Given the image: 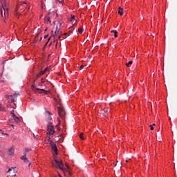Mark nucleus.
<instances>
[{
  "label": "nucleus",
  "instance_id": "nucleus-1",
  "mask_svg": "<svg viewBox=\"0 0 177 177\" xmlns=\"http://www.w3.org/2000/svg\"><path fill=\"white\" fill-rule=\"evenodd\" d=\"M55 164L53 163V167H56L57 168H59L62 171L64 172V174L68 173L69 175H71V173L68 170V165H66V167L67 169H64L63 167H64V164H63V160H55Z\"/></svg>",
  "mask_w": 177,
  "mask_h": 177
},
{
  "label": "nucleus",
  "instance_id": "nucleus-2",
  "mask_svg": "<svg viewBox=\"0 0 177 177\" xmlns=\"http://www.w3.org/2000/svg\"><path fill=\"white\" fill-rule=\"evenodd\" d=\"M27 6H28V4L26 1L19 2L15 8L16 12V16L17 17H19L20 16V12H24L26 9H27Z\"/></svg>",
  "mask_w": 177,
  "mask_h": 177
},
{
  "label": "nucleus",
  "instance_id": "nucleus-3",
  "mask_svg": "<svg viewBox=\"0 0 177 177\" xmlns=\"http://www.w3.org/2000/svg\"><path fill=\"white\" fill-rule=\"evenodd\" d=\"M1 15L3 19H6V17L9 16V8H8V6L2 7L1 9Z\"/></svg>",
  "mask_w": 177,
  "mask_h": 177
},
{
  "label": "nucleus",
  "instance_id": "nucleus-4",
  "mask_svg": "<svg viewBox=\"0 0 177 177\" xmlns=\"http://www.w3.org/2000/svg\"><path fill=\"white\" fill-rule=\"evenodd\" d=\"M31 89L32 91H33V92H35V93H44L45 95H48V92L45 91V89L38 88L35 87V85L31 86Z\"/></svg>",
  "mask_w": 177,
  "mask_h": 177
},
{
  "label": "nucleus",
  "instance_id": "nucleus-5",
  "mask_svg": "<svg viewBox=\"0 0 177 177\" xmlns=\"http://www.w3.org/2000/svg\"><path fill=\"white\" fill-rule=\"evenodd\" d=\"M58 114L62 120H64L66 118V111L64 110V108L58 106Z\"/></svg>",
  "mask_w": 177,
  "mask_h": 177
},
{
  "label": "nucleus",
  "instance_id": "nucleus-6",
  "mask_svg": "<svg viewBox=\"0 0 177 177\" xmlns=\"http://www.w3.org/2000/svg\"><path fill=\"white\" fill-rule=\"evenodd\" d=\"M54 127L52 124V122H48L47 125V134L49 133V135H55V129H53Z\"/></svg>",
  "mask_w": 177,
  "mask_h": 177
},
{
  "label": "nucleus",
  "instance_id": "nucleus-7",
  "mask_svg": "<svg viewBox=\"0 0 177 177\" xmlns=\"http://www.w3.org/2000/svg\"><path fill=\"white\" fill-rule=\"evenodd\" d=\"M48 142H50V145L51 146V148L53 150V151L55 153V154H57V147L53 140H50V137H48Z\"/></svg>",
  "mask_w": 177,
  "mask_h": 177
},
{
  "label": "nucleus",
  "instance_id": "nucleus-8",
  "mask_svg": "<svg viewBox=\"0 0 177 177\" xmlns=\"http://www.w3.org/2000/svg\"><path fill=\"white\" fill-rule=\"evenodd\" d=\"M20 158L22 161H24L25 164H27L28 167L31 165V162H30V160H28V158H27V153H24V155L22 156Z\"/></svg>",
  "mask_w": 177,
  "mask_h": 177
},
{
  "label": "nucleus",
  "instance_id": "nucleus-9",
  "mask_svg": "<svg viewBox=\"0 0 177 177\" xmlns=\"http://www.w3.org/2000/svg\"><path fill=\"white\" fill-rule=\"evenodd\" d=\"M62 26V23L59 22L58 26H56V30L55 31V34L52 35L51 37H53L55 38V37H56V35H57V34H59V31H60V29L59 28V27Z\"/></svg>",
  "mask_w": 177,
  "mask_h": 177
},
{
  "label": "nucleus",
  "instance_id": "nucleus-10",
  "mask_svg": "<svg viewBox=\"0 0 177 177\" xmlns=\"http://www.w3.org/2000/svg\"><path fill=\"white\" fill-rule=\"evenodd\" d=\"M12 120H14L15 122H16V124H18L19 125L21 124V120H20V118L17 117L16 115L15 116H12Z\"/></svg>",
  "mask_w": 177,
  "mask_h": 177
},
{
  "label": "nucleus",
  "instance_id": "nucleus-11",
  "mask_svg": "<svg viewBox=\"0 0 177 177\" xmlns=\"http://www.w3.org/2000/svg\"><path fill=\"white\" fill-rule=\"evenodd\" d=\"M0 3L1 4L2 8H5V7L8 6L7 0H0Z\"/></svg>",
  "mask_w": 177,
  "mask_h": 177
},
{
  "label": "nucleus",
  "instance_id": "nucleus-12",
  "mask_svg": "<svg viewBox=\"0 0 177 177\" xmlns=\"http://www.w3.org/2000/svg\"><path fill=\"white\" fill-rule=\"evenodd\" d=\"M44 23H46V24H49L51 23L50 17L48 15L45 17V18H44Z\"/></svg>",
  "mask_w": 177,
  "mask_h": 177
},
{
  "label": "nucleus",
  "instance_id": "nucleus-13",
  "mask_svg": "<svg viewBox=\"0 0 177 177\" xmlns=\"http://www.w3.org/2000/svg\"><path fill=\"white\" fill-rule=\"evenodd\" d=\"M109 111H110L109 109H104V110H100V114H101V115H106V113H109Z\"/></svg>",
  "mask_w": 177,
  "mask_h": 177
},
{
  "label": "nucleus",
  "instance_id": "nucleus-14",
  "mask_svg": "<svg viewBox=\"0 0 177 177\" xmlns=\"http://www.w3.org/2000/svg\"><path fill=\"white\" fill-rule=\"evenodd\" d=\"M69 21H72V23H74V24H75V23H77V20H75V16L72 15L69 19Z\"/></svg>",
  "mask_w": 177,
  "mask_h": 177
},
{
  "label": "nucleus",
  "instance_id": "nucleus-15",
  "mask_svg": "<svg viewBox=\"0 0 177 177\" xmlns=\"http://www.w3.org/2000/svg\"><path fill=\"white\" fill-rule=\"evenodd\" d=\"M118 15H120V16H122V15H124V9L121 8V7L118 8Z\"/></svg>",
  "mask_w": 177,
  "mask_h": 177
},
{
  "label": "nucleus",
  "instance_id": "nucleus-16",
  "mask_svg": "<svg viewBox=\"0 0 177 177\" xmlns=\"http://www.w3.org/2000/svg\"><path fill=\"white\" fill-rule=\"evenodd\" d=\"M46 113L48 114V120L50 121V120H52V113L49 112V111H46Z\"/></svg>",
  "mask_w": 177,
  "mask_h": 177
},
{
  "label": "nucleus",
  "instance_id": "nucleus-17",
  "mask_svg": "<svg viewBox=\"0 0 177 177\" xmlns=\"http://www.w3.org/2000/svg\"><path fill=\"white\" fill-rule=\"evenodd\" d=\"M9 156H12V154H13V153H15V150H13L12 148H10L8 149V151Z\"/></svg>",
  "mask_w": 177,
  "mask_h": 177
},
{
  "label": "nucleus",
  "instance_id": "nucleus-18",
  "mask_svg": "<svg viewBox=\"0 0 177 177\" xmlns=\"http://www.w3.org/2000/svg\"><path fill=\"white\" fill-rule=\"evenodd\" d=\"M13 96H20V94L15 93L14 95H8V99H12V97H13Z\"/></svg>",
  "mask_w": 177,
  "mask_h": 177
},
{
  "label": "nucleus",
  "instance_id": "nucleus-19",
  "mask_svg": "<svg viewBox=\"0 0 177 177\" xmlns=\"http://www.w3.org/2000/svg\"><path fill=\"white\" fill-rule=\"evenodd\" d=\"M111 32L114 33V37L115 38H117V37H118V35H117V33H118L117 30H111Z\"/></svg>",
  "mask_w": 177,
  "mask_h": 177
},
{
  "label": "nucleus",
  "instance_id": "nucleus-20",
  "mask_svg": "<svg viewBox=\"0 0 177 177\" xmlns=\"http://www.w3.org/2000/svg\"><path fill=\"white\" fill-rule=\"evenodd\" d=\"M0 111H5V106L0 104Z\"/></svg>",
  "mask_w": 177,
  "mask_h": 177
},
{
  "label": "nucleus",
  "instance_id": "nucleus-21",
  "mask_svg": "<svg viewBox=\"0 0 177 177\" xmlns=\"http://www.w3.org/2000/svg\"><path fill=\"white\" fill-rule=\"evenodd\" d=\"M133 62L129 61L128 63L126 64L127 67H131V65L132 64Z\"/></svg>",
  "mask_w": 177,
  "mask_h": 177
},
{
  "label": "nucleus",
  "instance_id": "nucleus-22",
  "mask_svg": "<svg viewBox=\"0 0 177 177\" xmlns=\"http://www.w3.org/2000/svg\"><path fill=\"white\" fill-rule=\"evenodd\" d=\"M45 81L44 80V79H41V83L38 84V86H42V84H44Z\"/></svg>",
  "mask_w": 177,
  "mask_h": 177
},
{
  "label": "nucleus",
  "instance_id": "nucleus-23",
  "mask_svg": "<svg viewBox=\"0 0 177 177\" xmlns=\"http://www.w3.org/2000/svg\"><path fill=\"white\" fill-rule=\"evenodd\" d=\"M80 139H82V140H85V138H84V133H81L80 134Z\"/></svg>",
  "mask_w": 177,
  "mask_h": 177
},
{
  "label": "nucleus",
  "instance_id": "nucleus-24",
  "mask_svg": "<svg viewBox=\"0 0 177 177\" xmlns=\"http://www.w3.org/2000/svg\"><path fill=\"white\" fill-rule=\"evenodd\" d=\"M78 32H80V34H82V32H84V28H80L78 29Z\"/></svg>",
  "mask_w": 177,
  "mask_h": 177
},
{
  "label": "nucleus",
  "instance_id": "nucleus-25",
  "mask_svg": "<svg viewBox=\"0 0 177 177\" xmlns=\"http://www.w3.org/2000/svg\"><path fill=\"white\" fill-rule=\"evenodd\" d=\"M10 114L12 115V117H15L16 115V114H15V110L14 109H12L10 111Z\"/></svg>",
  "mask_w": 177,
  "mask_h": 177
},
{
  "label": "nucleus",
  "instance_id": "nucleus-26",
  "mask_svg": "<svg viewBox=\"0 0 177 177\" xmlns=\"http://www.w3.org/2000/svg\"><path fill=\"white\" fill-rule=\"evenodd\" d=\"M31 149L30 148H26V149H25V153H28V151H31Z\"/></svg>",
  "mask_w": 177,
  "mask_h": 177
},
{
  "label": "nucleus",
  "instance_id": "nucleus-27",
  "mask_svg": "<svg viewBox=\"0 0 177 177\" xmlns=\"http://www.w3.org/2000/svg\"><path fill=\"white\" fill-rule=\"evenodd\" d=\"M33 85L35 86V88H37V80H34L33 81Z\"/></svg>",
  "mask_w": 177,
  "mask_h": 177
},
{
  "label": "nucleus",
  "instance_id": "nucleus-28",
  "mask_svg": "<svg viewBox=\"0 0 177 177\" xmlns=\"http://www.w3.org/2000/svg\"><path fill=\"white\" fill-rule=\"evenodd\" d=\"M39 74V75H44V74H45V71H40V73Z\"/></svg>",
  "mask_w": 177,
  "mask_h": 177
},
{
  "label": "nucleus",
  "instance_id": "nucleus-29",
  "mask_svg": "<svg viewBox=\"0 0 177 177\" xmlns=\"http://www.w3.org/2000/svg\"><path fill=\"white\" fill-rule=\"evenodd\" d=\"M49 70V67H46L43 71H44V74L45 73H46V71H48Z\"/></svg>",
  "mask_w": 177,
  "mask_h": 177
},
{
  "label": "nucleus",
  "instance_id": "nucleus-30",
  "mask_svg": "<svg viewBox=\"0 0 177 177\" xmlns=\"http://www.w3.org/2000/svg\"><path fill=\"white\" fill-rule=\"evenodd\" d=\"M49 70V67H46L43 71H44V74L45 73H46V71H48Z\"/></svg>",
  "mask_w": 177,
  "mask_h": 177
},
{
  "label": "nucleus",
  "instance_id": "nucleus-31",
  "mask_svg": "<svg viewBox=\"0 0 177 177\" xmlns=\"http://www.w3.org/2000/svg\"><path fill=\"white\" fill-rule=\"evenodd\" d=\"M49 70V67H46L43 71H44V74L45 73H46V71H48Z\"/></svg>",
  "mask_w": 177,
  "mask_h": 177
},
{
  "label": "nucleus",
  "instance_id": "nucleus-32",
  "mask_svg": "<svg viewBox=\"0 0 177 177\" xmlns=\"http://www.w3.org/2000/svg\"><path fill=\"white\" fill-rule=\"evenodd\" d=\"M49 70V67H46L43 71H44V74L45 73H46V71H48Z\"/></svg>",
  "mask_w": 177,
  "mask_h": 177
},
{
  "label": "nucleus",
  "instance_id": "nucleus-33",
  "mask_svg": "<svg viewBox=\"0 0 177 177\" xmlns=\"http://www.w3.org/2000/svg\"><path fill=\"white\" fill-rule=\"evenodd\" d=\"M150 129L151 131H153L154 130V127H153V125H150Z\"/></svg>",
  "mask_w": 177,
  "mask_h": 177
},
{
  "label": "nucleus",
  "instance_id": "nucleus-34",
  "mask_svg": "<svg viewBox=\"0 0 177 177\" xmlns=\"http://www.w3.org/2000/svg\"><path fill=\"white\" fill-rule=\"evenodd\" d=\"M55 42H56L55 46H57V40H54L53 41V44H55Z\"/></svg>",
  "mask_w": 177,
  "mask_h": 177
},
{
  "label": "nucleus",
  "instance_id": "nucleus-35",
  "mask_svg": "<svg viewBox=\"0 0 177 177\" xmlns=\"http://www.w3.org/2000/svg\"><path fill=\"white\" fill-rule=\"evenodd\" d=\"M17 98H13V99L12 100V102H15L17 101Z\"/></svg>",
  "mask_w": 177,
  "mask_h": 177
},
{
  "label": "nucleus",
  "instance_id": "nucleus-36",
  "mask_svg": "<svg viewBox=\"0 0 177 177\" xmlns=\"http://www.w3.org/2000/svg\"><path fill=\"white\" fill-rule=\"evenodd\" d=\"M58 2H59V3H64V0H62V1H58Z\"/></svg>",
  "mask_w": 177,
  "mask_h": 177
},
{
  "label": "nucleus",
  "instance_id": "nucleus-37",
  "mask_svg": "<svg viewBox=\"0 0 177 177\" xmlns=\"http://www.w3.org/2000/svg\"><path fill=\"white\" fill-rule=\"evenodd\" d=\"M36 77H37L36 78L38 79V78H39V77H41V75H39V74L37 75Z\"/></svg>",
  "mask_w": 177,
  "mask_h": 177
},
{
  "label": "nucleus",
  "instance_id": "nucleus-38",
  "mask_svg": "<svg viewBox=\"0 0 177 177\" xmlns=\"http://www.w3.org/2000/svg\"><path fill=\"white\" fill-rule=\"evenodd\" d=\"M46 38H48V35L44 36V39H46Z\"/></svg>",
  "mask_w": 177,
  "mask_h": 177
},
{
  "label": "nucleus",
  "instance_id": "nucleus-39",
  "mask_svg": "<svg viewBox=\"0 0 177 177\" xmlns=\"http://www.w3.org/2000/svg\"><path fill=\"white\" fill-rule=\"evenodd\" d=\"M0 131H1V133H2V135L5 134V133H3V131L2 130H0Z\"/></svg>",
  "mask_w": 177,
  "mask_h": 177
},
{
  "label": "nucleus",
  "instance_id": "nucleus-40",
  "mask_svg": "<svg viewBox=\"0 0 177 177\" xmlns=\"http://www.w3.org/2000/svg\"><path fill=\"white\" fill-rule=\"evenodd\" d=\"M60 138H63V134H61V135H60Z\"/></svg>",
  "mask_w": 177,
  "mask_h": 177
},
{
  "label": "nucleus",
  "instance_id": "nucleus-41",
  "mask_svg": "<svg viewBox=\"0 0 177 177\" xmlns=\"http://www.w3.org/2000/svg\"><path fill=\"white\" fill-rule=\"evenodd\" d=\"M10 171H12V169H9L8 172H10Z\"/></svg>",
  "mask_w": 177,
  "mask_h": 177
},
{
  "label": "nucleus",
  "instance_id": "nucleus-42",
  "mask_svg": "<svg viewBox=\"0 0 177 177\" xmlns=\"http://www.w3.org/2000/svg\"><path fill=\"white\" fill-rule=\"evenodd\" d=\"M152 127H156V124L153 123V124H152Z\"/></svg>",
  "mask_w": 177,
  "mask_h": 177
},
{
  "label": "nucleus",
  "instance_id": "nucleus-43",
  "mask_svg": "<svg viewBox=\"0 0 177 177\" xmlns=\"http://www.w3.org/2000/svg\"><path fill=\"white\" fill-rule=\"evenodd\" d=\"M11 127L15 129V126L13 124H11Z\"/></svg>",
  "mask_w": 177,
  "mask_h": 177
},
{
  "label": "nucleus",
  "instance_id": "nucleus-44",
  "mask_svg": "<svg viewBox=\"0 0 177 177\" xmlns=\"http://www.w3.org/2000/svg\"><path fill=\"white\" fill-rule=\"evenodd\" d=\"M60 124V120H59V123H58V125H59Z\"/></svg>",
  "mask_w": 177,
  "mask_h": 177
},
{
  "label": "nucleus",
  "instance_id": "nucleus-45",
  "mask_svg": "<svg viewBox=\"0 0 177 177\" xmlns=\"http://www.w3.org/2000/svg\"><path fill=\"white\" fill-rule=\"evenodd\" d=\"M58 39H60V36L58 37Z\"/></svg>",
  "mask_w": 177,
  "mask_h": 177
},
{
  "label": "nucleus",
  "instance_id": "nucleus-46",
  "mask_svg": "<svg viewBox=\"0 0 177 177\" xmlns=\"http://www.w3.org/2000/svg\"><path fill=\"white\" fill-rule=\"evenodd\" d=\"M80 67H81V68H82V67H84V66L82 65Z\"/></svg>",
  "mask_w": 177,
  "mask_h": 177
},
{
  "label": "nucleus",
  "instance_id": "nucleus-47",
  "mask_svg": "<svg viewBox=\"0 0 177 177\" xmlns=\"http://www.w3.org/2000/svg\"><path fill=\"white\" fill-rule=\"evenodd\" d=\"M4 135H6V136H8V133H4Z\"/></svg>",
  "mask_w": 177,
  "mask_h": 177
},
{
  "label": "nucleus",
  "instance_id": "nucleus-48",
  "mask_svg": "<svg viewBox=\"0 0 177 177\" xmlns=\"http://www.w3.org/2000/svg\"><path fill=\"white\" fill-rule=\"evenodd\" d=\"M34 138H35V134H33Z\"/></svg>",
  "mask_w": 177,
  "mask_h": 177
},
{
  "label": "nucleus",
  "instance_id": "nucleus-49",
  "mask_svg": "<svg viewBox=\"0 0 177 177\" xmlns=\"http://www.w3.org/2000/svg\"><path fill=\"white\" fill-rule=\"evenodd\" d=\"M59 177H62V176L60 174H59Z\"/></svg>",
  "mask_w": 177,
  "mask_h": 177
},
{
  "label": "nucleus",
  "instance_id": "nucleus-50",
  "mask_svg": "<svg viewBox=\"0 0 177 177\" xmlns=\"http://www.w3.org/2000/svg\"><path fill=\"white\" fill-rule=\"evenodd\" d=\"M113 165H114L115 167L117 165H115V164H114V163H113Z\"/></svg>",
  "mask_w": 177,
  "mask_h": 177
},
{
  "label": "nucleus",
  "instance_id": "nucleus-51",
  "mask_svg": "<svg viewBox=\"0 0 177 177\" xmlns=\"http://www.w3.org/2000/svg\"><path fill=\"white\" fill-rule=\"evenodd\" d=\"M64 35H67V33H65Z\"/></svg>",
  "mask_w": 177,
  "mask_h": 177
},
{
  "label": "nucleus",
  "instance_id": "nucleus-52",
  "mask_svg": "<svg viewBox=\"0 0 177 177\" xmlns=\"http://www.w3.org/2000/svg\"><path fill=\"white\" fill-rule=\"evenodd\" d=\"M46 45H48V42H47V43H46Z\"/></svg>",
  "mask_w": 177,
  "mask_h": 177
},
{
  "label": "nucleus",
  "instance_id": "nucleus-53",
  "mask_svg": "<svg viewBox=\"0 0 177 177\" xmlns=\"http://www.w3.org/2000/svg\"><path fill=\"white\" fill-rule=\"evenodd\" d=\"M50 39V37L48 39V41Z\"/></svg>",
  "mask_w": 177,
  "mask_h": 177
},
{
  "label": "nucleus",
  "instance_id": "nucleus-54",
  "mask_svg": "<svg viewBox=\"0 0 177 177\" xmlns=\"http://www.w3.org/2000/svg\"><path fill=\"white\" fill-rule=\"evenodd\" d=\"M35 80H36V81H37V80H38V79H37V77H36V79H35Z\"/></svg>",
  "mask_w": 177,
  "mask_h": 177
},
{
  "label": "nucleus",
  "instance_id": "nucleus-55",
  "mask_svg": "<svg viewBox=\"0 0 177 177\" xmlns=\"http://www.w3.org/2000/svg\"><path fill=\"white\" fill-rule=\"evenodd\" d=\"M126 162H128V160H126Z\"/></svg>",
  "mask_w": 177,
  "mask_h": 177
},
{
  "label": "nucleus",
  "instance_id": "nucleus-56",
  "mask_svg": "<svg viewBox=\"0 0 177 177\" xmlns=\"http://www.w3.org/2000/svg\"><path fill=\"white\" fill-rule=\"evenodd\" d=\"M14 176H16V175H14Z\"/></svg>",
  "mask_w": 177,
  "mask_h": 177
}]
</instances>
